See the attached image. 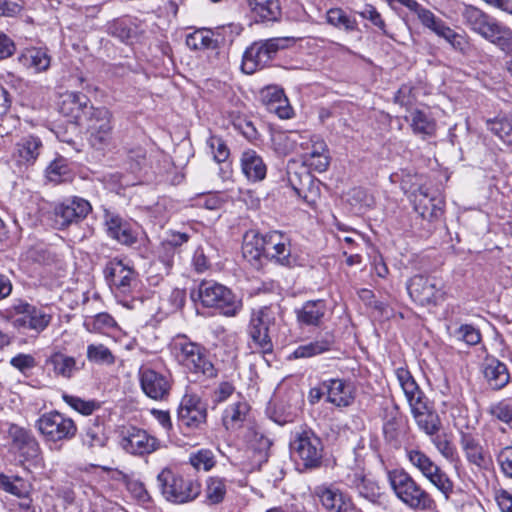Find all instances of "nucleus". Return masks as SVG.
Segmentation results:
<instances>
[{
	"label": "nucleus",
	"instance_id": "bf43d9fd",
	"mask_svg": "<svg viewBox=\"0 0 512 512\" xmlns=\"http://www.w3.org/2000/svg\"><path fill=\"white\" fill-rule=\"evenodd\" d=\"M191 465L197 470L208 471L215 465V457L211 450L201 449L195 453H191L189 457Z\"/></svg>",
	"mask_w": 512,
	"mask_h": 512
},
{
	"label": "nucleus",
	"instance_id": "e433bc0d",
	"mask_svg": "<svg viewBox=\"0 0 512 512\" xmlns=\"http://www.w3.org/2000/svg\"><path fill=\"white\" fill-rule=\"evenodd\" d=\"M107 440L103 419L100 417L90 419L82 433L83 445L90 449L102 448L106 445Z\"/></svg>",
	"mask_w": 512,
	"mask_h": 512
},
{
	"label": "nucleus",
	"instance_id": "6ab92c4d",
	"mask_svg": "<svg viewBox=\"0 0 512 512\" xmlns=\"http://www.w3.org/2000/svg\"><path fill=\"white\" fill-rule=\"evenodd\" d=\"M411 413L416 421L418 428L428 436L436 435L441 427V421L438 414L433 410L425 395L417 396L412 402H409Z\"/></svg>",
	"mask_w": 512,
	"mask_h": 512
},
{
	"label": "nucleus",
	"instance_id": "bb28decb",
	"mask_svg": "<svg viewBox=\"0 0 512 512\" xmlns=\"http://www.w3.org/2000/svg\"><path fill=\"white\" fill-rule=\"evenodd\" d=\"M43 150L41 139L34 135H28L20 139L16 144L14 159L19 166H32L37 161Z\"/></svg>",
	"mask_w": 512,
	"mask_h": 512
},
{
	"label": "nucleus",
	"instance_id": "13d9d810",
	"mask_svg": "<svg viewBox=\"0 0 512 512\" xmlns=\"http://www.w3.org/2000/svg\"><path fill=\"white\" fill-rule=\"evenodd\" d=\"M418 19L426 28L433 31L439 37L448 28V25L443 20L436 17L434 13L426 8L418 9Z\"/></svg>",
	"mask_w": 512,
	"mask_h": 512
},
{
	"label": "nucleus",
	"instance_id": "f03ea898",
	"mask_svg": "<svg viewBox=\"0 0 512 512\" xmlns=\"http://www.w3.org/2000/svg\"><path fill=\"white\" fill-rule=\"evenodd\" d=\"M388 480L396 497L414 511H431L436 502L408 472L403 469L389 471Z\"/></svg>",
	"mask_w": 512,
	"mask_h": 512
},
{
	"label": "nucleus",
	"instance_id": "79ce46f5",
	"mask_svg": "<svg viewBox=\"0 0 512 512\" xmlns=\"http://www.w3.org/2000/svg\"><path fill=\"white\" fill-rule=\"evenodd\" d=\"M410 126L413 133L421 136L422 139L434 136L437 127L435 120L429 114L418 109L410 114Z\"/></svg>",
	"mask_w": 512,
	"mask_h": 512
},
{
	"label": "nucleus",
	"instance_id": "ddd939ff",
	"mask_svg": "<svg viewBox=\"0 0 512 512\" xmlns=\"http://www.w3.org/2000/svg\"><path fill=\"white\" fill-rule=\"evenodd\" d=\"M444 285L441 279L423 274L414 275L407 283L410 297L420 305H436L443 299Z\"/></svg>",
	"mask_w": 512,
	"mask_h": 512
},
{
	"label": "nucleus",
	"instance_id": "052dcab7",
	"mask_svg": "<svg viewBox=\"0 0 512 512\" xmlns=\"http://www.w3.org/2000/svg\"><path fill=\"white\" fill-rule=\"evenodd\" d=\"M207 146L216 162L222 163L228 159L230 150L221 137L211 135L207 139Z\"/></svg>",
	"mask_w": 512,
	"mask_h": 512
},
{
	"label": "nucleus",
	"instance_id": "864d4df0",
	"mask_svg": "<svg viewBox=\"0 0 512 512\" xmlns=\"http://www.w3.org/2000/svg\"><path fill=\"white\" fill-rule=\"evenodd\" d=\"M406 457L413 467H415L424 477L431 471L436 463L419 449H407Z\"/></svg>",
	"mask_w": 512,
	"mask_h": 512
},
{
	"label": "nucleus",
	"instance_id": "680f3d73",
	"mask_svg": "<svg viewBox=\"0 0 512 512\" xmlns=\"http://www.w3.org/2000/svg\"><path fill=\"white\" fill-rule=\"evenodd\" d=\"M233 127L249 142L254 143L260 138V133L254 123L246 117H237L233 120Z\"/></svg>",
	"mask_w": 512,
	"mask_h": 512
},
{
	"label": "nucleus",
	"instance_id": "b1692460",
	"mask_svg": "<svg viewBox=\"0 0 512 512\" xmlns=\"http://www.w3.org/2000/svg\"><path fill=\"white\" fill-rule=\"evenodd\" d=\"M104 225L107 235L120 244L130 246L136 243L137 236L131 225L118 214L105 210Z\"/></svg>",
	"mask_w": 512,
	"mask_h": 512
},
{
	"label": "nucleus",
	"instance_id": "6e6d98bb",
	"mask_svg": "<svg viewBox=\"0 0 512 512\" xmlns=\"http://www.w3.org/2000/svg\"><path fill=\"white\" fill-rule=\"evenodd\" d=\"M116 326L114 318L108 313H99L84 321V327L89 332H104Z\"/></svg>",
	"mask_w": 512,
	"mask_h": 512
},
{
	"label": "nucleus",
	"instance_id": "0eeeda50",
	"mask_svg": "<svg viewBox=\"0 0 512 512\" xmlns=\"http://www.w3.org/2000/svg\"><path fill=\"white\" fill-rule=\"evenodd\" d=\"M198 295L203 306L215 308L221 314L232 317L242 309V301L226 286L204 281L200 284Z\"/></svg>",
	"mask_w": 512,
	"mask_h": 512
},
{
	"label": "nucleus",
	"instance_id": "0e129e2a",
	"mask_svg": "<svg viewBox=\"0 0 512 512\" xmlns=\"http://www.w3.org/2000/svg\"><path fill=\"white\" fill-rule=\"evenodd\" d=\"M432 437V443L436 447L437 451L447 460L454 461L457 458V451L455 446L445 436L434 435Z\"/></svg>",
	"mask_w": 512,
	"mask_h": 512
},
{
	"label": "nucleus",
	"instance_id": "c03bdc74",
	"mask_svg": "<svg viewBox=\"0 0 512 512\" xmlns=\"http://www.w3.org/2000/svg\"><path fill=\"white\" fill-rule=\"evenodd\" d=\"M185 43L191 50H216L218 41L210 30H196L186 36Z\"/></svg>",
	"mask_w": 512,
	"mask_h": 512
},
{
	"label": "nucleus",
	"instance_id": "a18cd8bd",
	"mask_svg": "<svg viewBox=\"0 0 512 512\" xmlns=\"http://www.w3.org/2000/svg\"><path fill=\"white\" fill-rule=\"evenodd\" d=\"M395 375L408 403L416 399L417 396L424 395L408 369L399 367L395 370Z\"/></svg>",
	"mask_w": 512,
	"mask_h": 512
},
{
	"label": "nucleus",
	"instance_id": "c85d7f7f",
	"mask_svg": "<svg viewBox=\"0 0 512 512\" xmlns=\"http://www.w3.org/2000/svg\"><path fill=\"white\" fill-rule=\"evenodd\" d=\"M250 406L247 401L237 394L222 414V423L227 430L235 431L241 428L248 416Z\"/></svg>",
	"mask_w": 512,
	"mask_h": 512
},
{
	"label": "nucleus",
	"instance_id": "c9c22d12",
	"mask_svg": "<svg viewBox=\"0 0 512 512\" xmlns=\"http://www.w3.org/2000/svg\"><path fill=\"white\" fill-rule=\"evenodd\" d=\"M169 348L176 362L183 366L190 357H194L205 348L199 343L191 341L186 335L179 334L172 338Z\"/></svg>",
	"mask_w": 512,
	"mask_h": 512
},
{
	"label": "nucleus",
	"instance_id": "a878e982",
	"mask_svg": "<svg viewBox=\"0 0 512 512\" xmlns=\"http://www.w3.org/2000/svg\"><path fill=\"white\" fill-rule=\"evenodd\" d=\"M305 136L297 131H276L271 136V146L278 156H287L296 152L298 147L308 149V141Z\"/></svg>",
	"mask_w": 512,
	"mask_h": 512
},
{
	"label": "nucleus",
	"instance_id": "cd10ccee",
	"mask_svg": "<svg viewBox=\"0 0 512 512\" xmlns=\"http://www.w3.org/2000/svg\"><path fill=\"white\" fill-rule=\"evenodd\" d=\"M326 400L336 407H347L354 400L352 385L343 379L324 380Z\"/></svg>",
	"mask_w": 512,
	"mask_h": 512
},
{
	"label": "nucleus",
	"instance_id": "37998d69",
	"mask_svg": "<svg viewBox=\"0 0 512 512\" xmlns=\"http://www.w3.org/2000/svg\"><path fill=\"white\" fill-rule=\"evenodd\" d=\"M326 21L329 25L346 33L358 31L357 20L348 15L342 8H331L326 12Z\"/></svg>",
	"mask_w": 512,
	"mask_h": 512
},
{
	"label": "nucleus",
	"instance_id": "09e8293b",
	"mask_svg": "<svg viewBox=\"0 0 512 512\" xmlns=\"http://www.w3.org/2000/svg\"><path fill=\"white\" fill-rule=\"evenodd\" d=\"M226 481L221 477H209L206 481L205 498L211 505L219 504L226 495Z\"/></svg>",
	"mask_w": 512,
	"mask_h": 512
},
{
	"label": "nucleus",
	"instance_id": "4be33fe9",
	"mask_svg": "<svg viewBox=\"0 0 512 512\" xmlns=\"http://www.w3.org/2000/svg\"><path fill=\"white\" fill-rule=\"evenodd\" d=\"M316 494L326 512H362L348 495L336 487H319Z\"/></svg>",
	"mask_w": 512,
	"mask_h": 512
},
{
	"label": "nucleus",
	"instance_id": "20e7f679",
	"mask_svg": "<svg viewBox=\"0 0 512 512\" xmlns=\"http://www.w3.org/2000/svg\"><path fill=\"white\" fill-rule=\"evenodd\" d=\"M157 485L163 497L172 503L184 504L195 500L201 493V484L165 468L157 476Z\"/></svg>",
	"mask_w": 512,
	"mask_h": 512
},
{
	"label": "nucleus",
	"instance_id": "f257e3e1",
	"mask_svg": "<svg viewBox=\"0 0 512 512\" xmlns=\"http://www.w3.org/2000/svg\"><path fill=\"white\" fill-rule=\"evenodd\" d=\"M463 23L473 33L496 46L507 55H512V29L499 22L482 9L467 5L462 11Z\"/></svg>",
	"mask_w": 512,
	"mask_h": 512
},
{
	"label": "nucleus",
	"instance_id": "6e6552de",
	"mask_svg": "<svg viewBox=\"0 0 512 512\" xmlns=\"http://www.w3.org/2000/svg\"><path fill=\"white\" fill-rule=\"evenodd\" d=\"M35 428L46 442H59L73 439L77 434L74 420L58 411L42 414L35 422Z\"/></svg>",
	"mask_w": 512,
	"mask_h": 512
},
{
	"label": "nucleus",
	"instance_id": "473e14b6",
	"mask_svg": "<svg viewBox=\"0 0 512 512\" xmlns=\"http://www.w3.org/2000/svg\"><path fill=\"white\" fill-rule=\"evenodd\" d=\"M335 345L334 336L325 333L315 340L299 345L289 356V359L311 358L333 350Z\"/></svg>",
	"mask_w": 512,
	"mask_h": 512
},
{
	"label": "nucleus",
	"instance_id": "7c9ffc66",
	"mask_svg": "<svg viewBox=\"0 0 512 512\" xmlns=\"http://www.w3.org/2000/svg\"><path fill=\"white\" fill-rule=\"evenodd\" d=\"M327 307L324 300L306 301L300 308L295 309L296 319L301 326L321 325L326 314Z\"/></svg>",
	"mask_w": 512,
	"mask_h": 512
},
{
	"label": "nucleus",
	"instance_id": "49530a36",
	"mask_svg": "<svg viewBox=\"0 0 512 512\" xmlns=\"http://www.w3.org/2000/svg\"><path fill=\"white\" fill-rule=\"evenodd\" d=\"M425 478L444 495L445 499H449L454 491L453 481L437 464Z\"/></svg>",
	"mask_w": 512,
	"mask_h": 512
},
{
	"label": "nucleus",
	"instance_id": "9b49d317",
	"mask_svg": "<svg viewBox=\"0 0 512 512\" xmlns=\"http://www.w3.org/2000/svg\"><path fill=\"white\" fill-rule=\"evenodd\" d=\"M0 489L15 497L11 502L13 510L18 512H36L33 503V484L19 475H7L0 472Z\"/></svg>",
	"mask_w": 512,
	"mask_h": 512
},
{
	"label": "nucleus",
	"instance_id": "3c124183",
	"mask_svg": "<svg viewBox=\"0 0 512 512\" xmlns=\"http://www.w3.org/2000/svg\"><path fill=\"white\" fill-rule=\"evenodd\" d=\"M87 360L98 365H113L115 356L104 344H89L86 353Z\"/></svg>",
	"mask_w": 512,
	"mask_h": 512
},
{
	"label": "nucleus",
	"instance_id": "aec40b11",
	"mask_svg": "<svg viewBox=\"0 0 512 512\" xmlns=\"http://www.w3.org/2000/svg\"><path fill=\"white\" fill-rule=\"evenodd\" d=\"M105 279L111 287L121 293H128L136 285V272L122 260L113 259L104 268Z\"/></svg>",
	"mask_w": 512,
	"mask_h": 512
},
{
	"label": "nucleus",
	"instance_id": "72a5a7b5",
	"mask_svg": "<svg viewBox=\"0 0 512 512\" xmlns=\"http://www.w3.org/2000/svg\"><path fill=\"white\" fill-rule=\"evenodd\" d=\"M45 365L51 367L55 376L70 379L84 367L85 363L82 362L81 365H78L74 357L57 351L45 360Z\"/></svg>",
	"mask_w": 512,
	"mask_h": 512
},
{
	"label": "nucleus",
	"instance_id": "ea45409f",
	"mask_svg": "<svg viewBox=\"0 0 512 512\" xmlns=\"http://www.w3.org/2000/svg\"><path fill=\"white\" fill-rule=\"evenodd\" d=\"M402 426L403 418L396 407L390 410H385L383 418V434L387 442L394 445L399 443Z\"/></svg>",
	"mask_w": 512,
	"mask_h": 512
},
{
	"label": "nucleus",
	"instance_id": "5701e85b",
	"mask_svg": "<svg viewBox=\"0 0 512 512\" xmlns=\"http://www.w3.org/2000/svg\"><path fill=\"white\" fill-rule=\"evenodd\" d=\"M345 484L355 490L358 495L372 504H379L381 488L378 483L367 477L362 471L356 470L348 473L345 477Z\"/></svg>",
	"mask_w": 512,
	"mask_h": 512
},
{
	"label": "nucleus",
	"instance_id": "a211bd4d",
	"mask_svg": "<svg viewBox=\"0 0 512 512\" xmlns=\"http://www.w3.org/2000/svg\"><path fill=\"white\" fill-rule=\"evenodd\" d=\"M177 415L181 425L190 429H198L206 422V405L199 396L185 394L181 399Z\"/></svg>",
	"mask_w": 512,
	"mask_h": 512
},
{
	"label": "nucleus",
	"instance_id": "338daca9",
	"mask_svg": "<svg viewBox=\"0 0 512 512\" xmlns=\"http://www.w3.org/2000/svg\"><path fill=\"white\" fill-rule=\"evenodd\" d=\"M441 38L445 39L453 49L464 52L467 48L468 42L465 37L448 26L441 35Z\"/></svg>",
	"mask_w": 512,
	"mask_h": 512
},
{
	"label": "nucleus",
	"instance_id": "1a4fd4ad",
	"mask_svg": "<svg viewBox=\"0 0 512 512\" xmlns=\"http://www.w3.org/2000/svg\"><path fill=\"white\" fill-rule=\"evenodd\" d=\"M288 41V38H270L252 43L243 54L242 71L246 74H253L264 68L279 50L287 47Z\"/></svg>",
	"mask_w": 512,
	"mask_h": 512
},
{
	"label": "nucleus",
	"instance_id": "5fc2aeb1",
	"mask_svg": "<svg viewBox=\"0 0 512 512\" xmlns=\"http://www.w3.org/2000/svg\"><path fill=\"white\" fill-rule=\"evenodd\" d=\"M487 126L504 143L512 146V120L506 118L489 120Z\"/></svg>",
	"mask_w": 512,
	"mask_h": 512
},
{
	"label": "nucleus",
	"instance_id": "774afa93",
	"mask_svg": "<svg viewBox=\"0 0 512 512\" xmlns=\"http://www.w3.org/2000/svg\"><path fill=\"white\" fill-rule=\"evenodd\" d=\"M190 235L184 232L171 231L162 241V247L170 250H178L183 244L187 243Z\"/></svg>",
	"mask_w": 512,
	"mask_h": 512
},
{
	"label": "nucleus",
	"instance_id": "e2e57ef3",
	"mask_svg": "<svg viewBox=\"0 0 512 512\" xmlns=\"http://www.w3.org/2000/svg\"><path fill=\"white\" fill-rule=\"evenodd\" d=\"M496 462L500 472L509 479H512V444L500 448L495 453Z\"/></svg>",
	"mask_w": 512,
	"mask_h": 512
},
{
	"label": "nucleus",
	"instance_id": "9d476101",
	"mask_svg": "<svg viewBox=\"0 0 512 512\" xmlns=\"http://www.w3.org/2000/svg\"><path fill=\"white\" fill-rule=\"evenodd\" d=\"M113 114L106 107H90L88 116L89 143L97 150L107 147L112 140Z\"/></svg>",
	"mask_w": 512,
	"mask_h": 512
},
{
	"label": "nucleus",
	"instance_id": "2f4dec72",
	"mask_svg": "<svg viewBox=\"0 0 512 512\" xmlns=\"http://www.w3.org/2000/svg\"><path fill=\"white\" fill-rule=\"evenodd\" d=\"M413 202L415 211L424 219L431 221L442 215L443 200L429 196L423 188L414 193Z\"/></svg>",
	"mask_w": 512,
	"mask_h": 512
},
{
	"label": "nucleus",
	"instance_id": "de8ad7c7",
	"mask_svg": "<svg viewBox=\"0 0 512 512\" xmlns=\"http://www.w3.org/2000/svg\"><path fill=\"white\" fill-rule=\"evenodd\" d=\"M87 101L88 98L81 93H67L61 102L60 111L65 116L77 118Z\"/></svg>",
	"mask_w": 512,
	"mask_h": 512
},
{
	"label": "nucleus",
	"instance_id": "dca6fc26",
	"mask_svg": "<svg viewBox=\"0 0 512 512\" xmlns=\"http://www.w3.org/2000/svg\"><path fill=\"white\" fill-rule=\"evenodd\" d=\"M139 382L144 394L156 401L166 400L172 387V380L168 374L145 366L139 369Z\"/></svg>",
	"mask_w": 512,
	"mask_h": 512
},
{
	"label": "nucleus",
	"instance_id": "f3484780",
	"mask_svg": "<svg viewBox=\"0 0 512 512\" xmlns=\"http://www.w3.org/2000/svg\"><path fill=\"white\" fill-rule=\"evenodd\" d=\"M121 446L127 453L144 456L158 450L160 441L143 429L130 427L123 432Z\"/></svg>",
	"mask_w": 512,
	"mask_h": 512
},
{
	"label": "nucleus",
	"instance_id": "412c9836",
	"mask_svg": "<svg viewBox=\"0 0 512 512\" xmlns=\"http://www.w3.org/2000/svg\"><path fill=\"white\" fill-rule=\"evenodd\" d=\"M265 256L274 259L283 266L295 265L296 258L291 255L290 240L280 231L266 233Z\"/></svg>",
	"mask_w": 512,
	"mask_h": 512
},
{
	"label": "nucleus",
	"instance_id": "393cba45",
	"mask_svg": "<svg viewBox=\"0 0 512 512\" xmlns=\"http://www.w3.org/2000/svg\"><path fill=\"white\" fill-rule=\"evenodd\" d=\"M240 168L250 183L261 182L267 175V164L263 157L253 149H246L241 153Z\"/></svg>",
	"mask_w": 512,
	"mask_h": 512
},
{
	"label": "nucleus",
	"instance_id": "f8f14e48",
	"mask_svg": "<svg viewBox=\"0 0 512 512\" xmlns=\"http://www.w3.org/2000/svg\"><path fill=\"white\" fill-rule=\"evenodd\" d=\"M92 211L90 202L79 196H70L57 203L53 210L54 224L63 230L84 220Z\"/></svg>",
	"mask_w": 512,
	"mask_h": 512
},
{
	"label": "nucleus",
	"instance_id": "39448f33",
	"mask_svg": "<svg viewBox=\"0 0 512 512\" xmlns=\"http://www.w3.org/2000/svg\"><path fill=\"white\" fill-rule=\"evenodd\" d=\"M276 315L277 310L272 306H263L252 312L247 331L250 338L249 346L253 352H272Z\"/></svg>",
	"mask_w": 512,
	"mask_h": 512
},
{
	"label": "nucleus",
	"instance_id": "423d86ee",
	"mask_svg": "<svg viewBox=\"0 0 512 512\" xmlns=\"http://www.w3.org/2000/svg\"><path fill=\"white\" fill-rule=\"evenodd\" d=\"M292 457L299 461L305 469H315L321 466L324 445L321 438L310 428H300L295 431L290 441Z\"/></svg>",
	"mask_w": 512,
	"mask_h": 512
},
{
	"label": "nucleus",
	"instance_id": "4c0bfd02",
	"mask_svg": "<svg viewBox=\"0 0 512 512\" xmlns=\"http://www.w3.org/2000/svg\"><path fill=\"white\" fill-rule=\"evenodd\" d=\"M266 234L255 230L247 231L243 237L242 253L248 261L259 260L265 256Z\"/></svg>",
	"mask_w": 512,
	"mask_h": 512
},
{
	"label": "nucleus",
	"instance_id": "2eb2a0df",
	"mask_svg": "<svg viewBox=\"0 0 512 512\" xmlns=\"http://www.w3.org/2000/svg\"><path fill=\"white\" fill-rule=\"evenodd\" d=\"M459 443L468 463L480 469H487L492 464L493 460L489 447L497 445L492 437L486 436L484 438L485 444L482 445L476 435L469 432H461Z\"/></svg>",
	"mask_w": 512,
	"mask_h": 512
},
{
	"label": "nucleus",
	"instance_id": "7ed1b4c3",
	"mask_svg": "<svg viewBox=\"0 0 512 512\" xmlns=\"http://www.w3.org/2000/svg\"><path fill=\"white\" fill-rule=\"evenodd\" d=\"M1 433L8 452L21 464L36 462L42 453L41 446L33 432L13 422L2 424Z\"/></svg>",
	"mask_w": 512,
	"mask_h": 512
},
{
	"label": "nucleus",
	"instance_id": "c756f323",
	"mask_svg": "<svg viewBox=\"0 0 512 512\" xmlns=\"http://www.w3.org/2000/svg\"><path fill=\"white\" fill-rule=\"evenodd\" d=\"M181 367L186 373L192 375L195 380L201 378L211 379L217 376V369L212 363L206 348L197 353L194 357H190Z\"/></svg>",
	"mask_w": 512,
	"mask_h": 512
},
{
	"label": "nucleus",
	"instance_id": "69168bd1",
	"mask_svg": "<svg viewBox=\"0 0 512 512\" xmlns=\"http://www.w3.org/2000/svg\"><path fill=\"white\" fill-rule=\"evenodd\" d=\"M454 336L468 345H476L481 340L480 332L472 325L464 324L454 331Z\"/></svg>",
	"mask_w": 512,
	"mask_h": 512
},
{
	"label": "nucleus",
	"instance_id": "a19ab883",
	"mask_svg": "<svg viewBox=\"0 0 512 512\" xmlns=\"http://www.w3.org/2000/svg\"><path fill=\"white\" fill-rule=\"evenodd\" d=\"M50 61V56L46 49L43 48H29L19 56V62L35 72L47 70L50 66Z\"/></svg>",
	"mask_w": 512,
	"mask_h": 512
},
{
	"label": "nucleus",
	"instance_id": "4d7b16f0",
	"mask_svg": "<svg viewBox=\"0 0 512 512\" xmlns=\"http://www.w3.org/2000/svg\"><path fill=\"white\" fill-rule=\"evenodd\" d=\"M487 411L492 417L507 424L512 429V399H504L491 404Z\"/></svg>",
	"mask_w": 512,
	"mask_h": 512
},
{
	"label": "nucleus",
	"instance_id": "603ef678",
	"mask_svg": "<svg viewBox=\"0 0 512 512\" xmlns=\"http://www.w3.org/2000/svg\"><path fill=\"white\" fill-rule=\"evenodd\" d=\"M63 401L78 413L89 416L99 410L101 403L97 400H84L78 396L63 394Z\"/></svg>",
	"mask_w": 512,
	"mask_h": 512
},
{
	"label": "nucleus",
	"instance_id": "58836bf2",
	"mask_svg": "<svg viewBox=\"0 0 512 512\" xmlns=\"http://www.w3.org/2000/svg\"><path fill=\"white\" fill-rule=\"evenodd\" d=\"M248 5L255 17L263 22H276L281 17L279 0H248Z\"/></svg>",
	"mask_w": 512,
	"mask_h": 512
},
{
	"label": "nucleus",
	"instance_id": "4468645a",
	"mask_svg": "<svg viewBox=\"0 0 512 512\" xmlns=\"http://www.w3.org/2000/svg\"><path fill=\"white\" fill-rule=\"evenodd\" d=\"M11 309L17 317L14 320V326L33 330L36 333L44 331L52 321L50 308L46 306L37 307L27 302L19 301Z\"/></svg>",
	"mask_w": 512,
	"mask_h": 512
},
{
	"label": "nucleus",
	"instance_id": "8fccbe9b",
	"mask_svg": "<svg viewBox=\"0 0 512 512\" xmlns=\"http://www.w3.org/2000/svg\"><path fill=\"white\" fill-rule=\"evenodd\" d=\"M46 177L56 184L71 180L72 174L67 160L60 157L52 161L46 168Z\"/></svg>",
	"mask_w": 512,
	"mask_h": 512
},
{
	"label": "nucleus",
	"instance_id": "f704fd0d",
	"mask_svg": "<svg viewBox=\"0 0 512 512\" xmlns=\"http://www.w3.org/2000/svg\"><path fill=\"white\" fill-rule=\"evenodd\" d=\"M483 375L488 385L493 390L502 389L510 380L507 366L495 358L485 360L483 364Z\"/></svg>",
	"mask_w": 512,
	"mask_h": 512
}]
</instances>
